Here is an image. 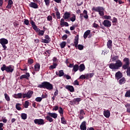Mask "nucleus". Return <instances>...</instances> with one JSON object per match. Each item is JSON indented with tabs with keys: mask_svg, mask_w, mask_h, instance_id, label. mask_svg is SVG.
I'll use <instances>...</instances> for the list:
<instances>
[{
	"mask_svg": "<svg viewBox=\"0 0 130 130\" xmlns=\"http://www.w3.org/2000/svg\"><path fill=\"white\" fill-rule=\"evenodd\" d=\"M121 67H122V62L119 59L117 60L116 63H111L109 66L111 70H119Z\"/></svg>",
	"mask_w": 130,
	"mask_h": 130,
	"instance_id": "f257e3e1",
	"label": "nucleus"
},
{
	"mask_svg": "<svg viewBox=\"0 0 130 130\" xmlns=\"http://www.w3.org/2000/svg\"><path fill=\"white\" fill-rule=\"evenodd\" d=\"M38 87L47 89V90H52L53 89V85L48 82L44 81L41 84H39Z\"/></svg>",
	"mask_w": 130,
	"mask_h": 130,
	"instance_id": "f03ea898",
	"label": "nucleus"
},
{
	"mask_svg": "<svg viewBox=\"0 0 130 130\" xmlns=\"http://www.w3.org/2000/svg\"><path fill=\"white\" fill-rule=\"evenodd\" d=\"M91 10L92 11H94L95 12L99 13V14L100 16H101V17H103V16H104V11H105V9H104V7H93Z\"/></svg>",
	"mask_w": 130,
	"mask_h": 130,
	"instance_id": "7ed1b4c3",
	"label": "nucleus"
},
{
	"mask_svg": "<svg viewBox=\"0 0 130 130\" xmlns=\"http://www.w3.org/2000/svg\"><path fill=\"white\" fill-rule=\"evenodd\" d=\"M1 71H2V72L6 71L7 73H13V72H14V66L12 65L6 66V64H4L1 67Z\"/></svg>",
	"mask_w": 130,
	"mask_h": 130,
	"instance_id": "20e7f679",
	"label": "nucleus"
},
{
	"mask_svg": "<svg viewBox=\"0 0 130 130\" xmlns=\"http://www.w3.org/2000/svg\"><path fill=\"white\" fill-rule=\"evenodd\" d=\"M78 44H79V35H77L74 39V44H73V46H75L76 48L78 47V49H79V50H83V49H84V46L81 44H79L78 45Z\"/></svg>",
	"mask_w": 130,
	"mask_h": 130,
	"instance_id": "39448f33",
	"label": "nucleus"
},
{
	"mask_svg": "<svg viewBox=\"0 0 130 130\" xmlns=\"http://www.w3.org/2000/svg\"><path fill=\"white\" fill-rule=\"evenodd\" d=\"M123 61L124 64L122 66V69H123V70H126L127 68L129 67V59L125 57L123 59Z\"/></svg>",
	"mask_w": 130,
	"mask_h": 130,
	"instance_id": "423d86ee",
	"label": "nucleus"
},
{
	"mask_svg": "<svg viewBox=\"0 0 130 130\" xmlns=\"http://www.w3.org/2000/svg\"><path fill=\"white\" fill-rule=\"evenodd\" d=\"M34 92L32 90H28L26 93H23L22 95V97L23 99L28 98V99H30L31 97H32Z\"/></svg>",
	"mask_w": 130,
	"mask_h": 130,
	"instance_id": "0eeeda50",
	"label": "nucleus"
},
{
	"mask_svg": "<svg viewBox=\"0 0 130 130\" xmlns=\"http://www.w3.org/2000/svg\"><path fill=\"white\" fill-rule=\"evenodd\" d=\"M34 121L35 124H38V125H43L45 124L43 119H35Z\"/></svg>",
	"mask_w": 130,
	"mask_h": 130,
	"instance_id": "6e6552de",
	"label": "nucleus"
},
{
	"mask_svg": "<svg viewBox=\"0 0 130 130\" xmlns=\"http://www.w3.org/2000/svg\"><path fill=\"white\" fill-rule=\"evenodd\" d=\"M83 14L85 15L84 16V14L83 13H81L80 15V18L81 20H83V19H84L83 18H84V19H88L89 18V16H88V12L85 10L83 11Z\"/></svg>",
	"mask_w": 130,
	"mask_h": 130,
	"instance_id": "1a4fd4ad",
	"label": "nucleus"
},
{
	"mask_svg": "<svg viewBox=\"0 0 130 130\" xmlns=\"http://www.w3.org/2000/svg\"><path fill=\"white\" fill-rule=\"evenodd\" d=\"M102 24L104 27H106L107 28H109V27L111 26V21L108 20H104Z\"/></svg>",
	"mask_w": 130,
	"mask_h": 130,
	"instance_id": "9d476101",
	"label": "nucleus"
},
{
	"mask_svg": "<svg viewBox=\"0 0 130 130\" xmlns=\"http://www.w3.org/2000/svg\"><path fill=\"white\" fill-rule=\"evenodd\" d=\"M30 78V74L29 73H26L25 74L21 75L19 79L20 80H23V79H26V80H29Z\"/></svg>",
	"mask_w": 130,
	"mask_h": 130,
	"instance_id": "9b49d317",
	"label": "nucleus"
},
{
	"mask_svg": "<svg viewBox=\"0 0 130 130\" xmlns=\"http://www.w3.org/2000/svg\"><path fill=\"white\" fill-rule=\"evenodd\" d=\"M45 39H42V41L44 43H46L47 44L50 43L51 39L49 36L46 35L45 36Z\"/></svg>",
	"mask_w": 130,
	"mask_h": 130,
	"instance_id": "f8f14e48",
	"label": "nucleus"
},
{
	"mask_svg": "<svg viewBox=\"0 0 130 130\" xmlns=\"http://www.w3.org/2000/svg\"><path fill=\"white\" fill-rule=\"evenodd\" d=\"M115 77V79L118 81V80L122 78V74L121 73V72H120V71H118L117 73H116Z\"/></svg>",
	"mask_w": 130,
	"mask_h": 130,
	"instance_id": "ddd939ff",
	"label": "nucleus"
},
{
	"mask_svg": "<svg viewBox=\"0 0 130 130\" xmlns=\"http://www.w3.org/2000/svg\"><path fill=\"white\" fill-rule=\"evenodd\" d=\"M60 25L61 26V27H63V26H65L66 27H69V23L64 21V19L63 18L61 19Z\"/></svg>",
	"mask_w": 130,
	"mask_h": 130,
	"instance_id": "4468645a",
	"label": "nucleus"
},
{
	"mask_svg": "<svg viewBox=\"0 0 130 130\" xmlns=\"http://www.w3.org/2000/svg\"><path fill=\"white\" fill-rule=\"evenodd\" d=\"M65 88L68 90V91H70V92H75V88L74 86L72 85H66Z\"/></svg>",
	"mask_w": 130,
	"mask_h": 130,
	"instance_id": "2eb2a0df",
	"label": "nucleus"
},
{
	"mask_svg": "<svg viewBox=\"0 0 130 130\" xmlns=\"http://www.w3.org/2000/svg\"><path fill=\"white\" fill-rule=\"evenodd\" d=\"M22 96H23V94L22 93H18L17 94H14L12 96L16 99H21L22 98Z\"/></svg>",
	"mask_w": 130,
	"mask_h": 130,
	"instance_id": "dca6fc26",
	"label": "nucleus"
},
{
	"mask_svg": "<svg viewBox=\"0 0 130 130\" xmlns=\"http://www.w3.org/2000/svg\"><path fill=\"white\" fill-rule=\"evenodd\" d=\"M29 7H30V8H32V9H38V4L34 2H31L29 4Z\"/></svg>",
	"mask_w": 130,
	"mask_h": 130,
	"instance_id": "f3484780",
	"label": "nucleus"
},
{
	"mask_svg": "<svg viewBox=\"0 0 130 130\" xmlns=\"http://www.w3.org/2000/svg\"><path fill=\"white\" fill-rule=\"evenodd\" d=\"M80 129L86 130L87 129V127L86 126V121H83L80 125Z\"/></svg>",
	"mask_w": 130,
	"mask_h": 130,
	"instance_id": "a211bd4d",
	"label": "nucleus"
},
{
	"mask_svg": "<svg viewBox=\"0 0 130 130\" xmlns=\"http://www.w3.org/2000/svg\"><path fill=\"white\" fill-rule=\"evenodd\" d=\"M47 114L48 115H49L51 117H52L53 118H54L55 119H56V118H57V114L55 113L48 112L47 113Z\"/></svg>",
	"mask_w": 130,
	"mask_h": 130,
	"instance_id": "6ab92c4d",
	"label": "nucleus"
},
{
	"mask_svg": "<svg viewBox=\"0 0 130 130\" xmlns=\"http://www.w3.org/2000/svg\"><path fill=\"white\" fill-rule=\"evenodd\" d=\"M0 43L2 45L4 44H8V43H9V41L6 39L2 38L0 39Z\"/></svg>",
	"mask_w": 130,
	"mask_h": 130,
	"instance_id": "aec40b11",
	"label": "nucleus"
},
{
	"mask_svg": "<svg viewBox=\"0 0 130 130\" xmlns=\"http://www.w3.org/2000/svg\"><path fill=\"white\" fill-rule=\"evenodd\" d=\"M35 72H39L40 71V64L37 63L34 66Z\"/></svg>",
	"mask_w": 130,
	"mask_h": 130,
	"instance_id": "412c9836",
	"label": "nucleus"
},
{
	"mask_svg": "<svg viewBox=\"0 0 130 130\" xmlns=\"http://www.w3.org/2000/svg\"><path fill=\"white\" fill-rule=\"evenodd\" d=\"M85 69H86V68L85 67V64L83 63L81 64L79 66V71L80 72H84V71H85Z\"/></svg>",
	"mask_w": 130,
	"mask_h": 130,
	"instance_id": "4be33fe9",
	"label": "nucleus"
},
{
	"mask_svg": "<svg viewBox=\"0 0 130 130\" xmlns=\"http://www.w3.org/2000/svg\"><path fill=\"white\" fill-rule=\"evenodd\" d=\"M90 32H91L90 30H87L84 32L83 35V38H84V39H87V37H88V36L90 35Z\"/></svg>",
	"mask_w": 130,
	"mask_h": 130,
	"instance_id": "5701e85b",
	"label": "nucleus"
},
{
	"mask_svg": "<svg viewBox=\"0 0 130 130\" xmlns=\"http://www.w3.org/2000/svg\"><path fill=\"white\" fill-rule=\"evenodd\" d=\"M108 48L109 49H112V41L109 40L107 44Z\"/></svg>",
	"mask_w": 130,
	"mask_h": 130,
	"instance_id": "b1692460",
	"label": "nucleus"
},
{
	"mask_svg": "<svg viewBox=\"0 0 130 130\" xmlns=\"http://www.w3.org/2000/svg\"><path fill=\"white\" fill-rule=\"evenodd\" d=\"M70 16H71V14L69 12H66L64 14V16H63V18L64 20H68L69 18L70 17Z\"/></svg>",
	"mask_w": 130,
	"mask_h": 130,
	"instance_id": "393cba45",
	"label": "nucleus"
},
{
	"mask_svg": "<svg viewBox=\"0 0 130 130\" xmlns=\"http://www.w3.org/2000/svg\"><path fill=\"white\" fill-rule=\"evenodd\" d=\"M104 116H105V117H107V118H108V117L110 116V112H109V110L104 111Z\"/></svg>",
	"mask_w": 130,
	"mask_h": 130,
	"instance_id": "a878e982",
	"label": "nucleus"
},
{
	"mask_svg": "<svg viewBox=\"0 0 130 130\" xmlns=\"http://www.w3.org/2000/svg\"><path fill=\"white\" fill-rule=\"evenodd\" d=\"M126 80H125V78L124 77H122L119 80V85H122L125 84Z\"/></svg>",
	"mask_w": 130,
	"mask_h": 130,
	"instance_id": "bb28decb",
	"label": "nucleus"
},
{
	"mask_svg": "<svg viewBox=\"0 0 130 130\" xmlns=\"http://www.w3.org/2000/svg\"><path fill=\"white\" fill-rule=\"evenodd\" d=\"M78 71H79V65L76 64L73 66L72 71L75 72V73H76V72H78Z\"/></svg>",
	"mask_w": 130,
	"mask_h": 130,
	"instance_id": "cd10ccee",
	"label": "nucleus"
},
{
	"mask_svg": "<svg viewBox=\"0 0 130 130\" xmlns=\"http://www.w3.org/2000/svg\"><path fill=\"white\" fill-rule=\"evenodd\" d=\"M81 100L82 99H81V98H77L73 99V102L75 104L76 103H78L79 104V103H80V102L81 101Z\"/></svg>",
	"mask_w": 130,
	"mask_h": 130,
	"instance_id": "c85d7f7f",
	"label": "nucleus"
},
{
	"mask_svg": "<svg viewBox=\"0 0 130 130\" xmlns=\"http://www.w3.org/2000/svg\"><path fill=\"white\" fill-rule=\"evenodd\" d=\"M57 66V63L53 62V64L52 66H51L50 67H49V69L53 70V69H55Z\"/></svg>",
	"mask_w": 130,
	"mask_h": 130,
	"instance_id": "c756f323",
	"label": "nucleus"
},
{
	"mask_svg": "<svg viewBox=\"0 0 130 130\" xmlns=\"http://www.w3.org/2000/svg\"><path fill=\"white\" fill-rule=\"evenodd\" d=\"M45 32V30H40V31L38 33V35H39V36H43L44 35Z\"/></svg>",
	"mask_w": 130,
	"mask_h": 130,
	"instance_id": "7c9ffc66",
	"label": "nucleus"
},
{
	"mask_svg": "<svg viewBox=\"0 0 130 130\" xmlns=\"http://www.w3.org/2000/svg\"><path fill=\"white\" fill-rule=\"evenodd\" d=\"M45 119L48 120V121H49V122H52V121H53V119H52L49 115L45 117Z\"/></svg>",
	"mask_w": 130,
	"mask_h": 130,
	"instance_id": "2f4dec72",
	"label": "nucleus"
},
{
	"mask_svg": "<svg viewBox=\"0 0 130 130\" xmlns=\"http://www.w3.org/2000/svg\"><path fill=\"white\" fill-rule=\"evenodd\" d=\"M125 106L126 108L127 112H128V113H130V104H126Z\"/></svg>",
	"mask_w": 130,
	"mask_h": 130,
	"instance_id": "473e14b6",
	"label": "nucleus"
},
{
	"mask_svg": "<svg viewBox=\"0 0 130 130\" xmlns=\"http://www.w3.org/2000/svg\"><path fill=\"white\" fill-rule=\"evenodd\" d=\"M66 45H67V43L66 42H62L60 44V46L61 48H64V47H66Z\"/></svg>",
	"mask_w": 130,
	"mask_h": 130,
	"instance_id": "72a5a7b5",
	"label": "nucleus"
},
{
	"mask_svg": "<svg viewBox=\"0 0 130 130\" xmlns=\"http://www.w3.org/2000/svg\"><path fill=\"white\" fill-rule=\"evenodd\" d=\"M59 109L60 110H58L59 113H60L61 116H63V109L60 107H59Z\"/></svg>",
	"mask_w": 130,
	"mask_h": 130,
	"instance_id": "f704fd0d",
	"label": "nucleus"
},
{
	"mask_svg": "<svg viewBox=\"0 0 130 130\" xmlns=\"http://www.w3.org/2000/svg\"><path fill=\"white\" fill-rule=\"evenodd\" d=\"M61 123H62L63 124H67V121L66 120V119L64 118V117H63V116H62V117L61 118Z\"/></svg>",
	"mask_w": 130,
	"mask_h": 130,
	"instance_id": "c9c22d12",
	"label": "nucleus"
},
{
	"mask_svg": "<svg viewBox=\"0 0 130 130\" xmlns=\"http://www.w3.org/2000/svg\"><path fill=\"white\" fill-rule=\"evenodd\" d=\"M32 28L34 29V30H35V31H36V33L37 34L39 32V31H40V29H39V28H38V27H37V25H36L35 26L32 27Z\"/></svg>",
	"mask_w": 130,
	"mask_h": 130,
	"instance_id": "e433bc0d",
	"label": "nucleus"
},
{
	"mask_svg": "<svg viewBox=\"0 0 130 130\" xmlns=\"http://www.w3.org/2000/svg\"><path fill=\"white\" fill-rule=\"evenodd\" d=\"M71 22H75L76 21V15L72 14V17L70 18Z\"/></svg>",
	"mask_w": 130,
	"mask_h": 130,
	"instance_id": "4c0bfd02",
	"label": "nucleus"
},
{
	"mask_svg": "<svg viewBox=\"0 0 130 130\" xmlns=\"http://www.w3.org/2000/svg\"><path fill=\"white\" fill-rule=\"evenodd\" d=\"M21 118L22 119H27V114L22 113L21 114Z\"/></svg>",
	"mask_w": 130,
	"mask_h": 130,
	"instance_id": "58836bf2",
	"label": "nucleus"
},
{
	"mask_svg": "<svg viewBox=\"0 0 130 130\" xmlns=\"http://www.w3.org/2000/svg\"><path fill=\"white\" fill-rule=\"evenodd\" d=\"M4 96H5V99L7 101H11V99H10V96H9L8 94L5 93Z\"/></svg>",
	"mask_w": 130,
	"mask_h": 130,
	"instance_id": "ea45409f",
	"label": "nucleus"
},
{
	"mask_svg": "<svg viewBox=\"0 0 130 130\" xmlns=\"http://www.w3.org/2000/svg\"><path fill=\"white\" fill-rule=\"evenodd\" d=\"M64 76V72H63V70L59 71V77H62Z\"/></svg>",
	"mask_w": 130,
	"mask_h": 130,
	"instance_id": "a19ab883",
	"label": "nucleus"
},
{
	"mask_svg": "<svg viewBox=\"0 0 130 130\" xmlns=\"http://www.w3.org/2000/svg\"><path fill=\"white\" fill-rule=\"evenodd\" d=\"M76 27H78V25H76L75 24H73L72 26L70 27L71 31H74V30H75V29H76Z\"/></svg>",
	"mask_w": 130,
	"mask_h": 130,
	"instance_id": "79ce46f5",
	"label": "nucleus"
},
{
	"mask_svg": "<svg viewBox=\"0 0 130 130\" xmlns=\"http://www.w3.org/2000/svg\"><path fill=\"white\" fill-rule=\"evenodd\" d=\"M126 74H127V76L128 77H130V67H128L127 69H126Z\"/></svg>",
	"mask_w": 130,
	"mask_h": 130,
	"instance_id": "37998d69",
	"label": "nucleus"
},
{
	"mask_svg": "<svg viewBox=\"0 0 130 130\" xmlns=\"http://www.w3.org/2000/svg\"><path fill=\"white\" fill-rule=\"evenodd\" d=\"M29 106V101H26L24 103V107L25 108H28Z\"/></svg>",
	"mask_w": 130,
	"mask_h": 130,
	"instance_id": "c03bdc74",
	"label": "nucleus"
},
{
	"mask_svg": "<svg viewBox=\"0 0 130 130\" xmlns=\"http://www.w3.org/2000/svg\"><path fill=\"white\" fill-rule=\"evenodd\" d=\"M20 104H16V108L17 110H21L22 109V108L20 107Z\"/></svg>",
	"mask_w": 130,
	"mask_h": 130,
	"instance_id": "a18cd8bd",
	"label": "nucleus"
},
{
	"mask_svg": "<svg viewBox=\"0 0 130 130\" xmlns=\"http://www.w3.org/2000/svg\"><path fill=\"white\" fill-rule=\"evenodd\" d=\"M35 100L37 101V102H41V101H42V98L37 97L36 98Z\"/></svg>",
	"mask_w": 130,
	"mask_h": 130,
	"instance_id": "49530a36",
	"label": "nucleus"
},
{
	"mask_svg": "<svg viewBox=\"0 0 130 130\" xmlns=\"http://www.w3.org/2000/svg\"><path fill=\"white\" fill-rule=\"evenodd\" d=\"M44 2L45 3L46 6H47V7H48V6H49L50 4V0H44Z\"/></svg>",
	"mask_w": 130,
	"mask_h": 130,
	"instance_id": "de8ad7c7",
	"label": "nucleus"
},
{
	"mask_svg": "<svg viewBox=\"0 0 130 130\" xmlns=\"http://www.w3.org/2000/svg\"><path fill=\"white\" fill-rule=\"evenodd\" d=\"M28 63L29 64H32L34 62V60L33 59H29L27 61Z\"/></svg>",
	"mask_w": 130,
	"mask_h": 130,
	"instance_id": "09e8293b",
	"label": "nucleus"
},
{
	"mask_svg": "<svg viewBox=\"0 0 130 130\" xmlns=\"http://www.w3.org/2000/svg\"><path fill=\"white\" fill-rule=\"evenodd\" d=\"M125 97H130V90H128L126 92Z\"/></svg>",
	"mask_w": 130,
	"mask_h": 130,
	"instance_id": "8fccbe9b",
	"label": "nucleus"
},
{
	"mask_svg": "<svg viewBox=\"0 0 130 130\" xmlns=\"http://www.w3.org/2000/svg\"><path fill=\"white\" fill-rule=\"evenodd\" d=\"M56 16L57 19H60V13H59V12H56Z\"/></svg>",
	"mask_w": 130,
	"mask_h": 130,
	"instance_id": "3c124183",
	"label": "nucleus"
},
{
	"mask_svg": "<svg viewBox=\"0 0 130 130\" xmlns=\"http://www.w3.org/2000/svg\"><path fill=\"white\" fill-rule=\"evenodd\" d=\"M104 18L106 19V20H111V16H110L109 15V16L105 15Z\"/></svg>",
	"mask_w": 130,
	"mask_h": 130,
	"instance_id": "603ef678",
	"label": "nucleus"
},
{
	"mask_svg": "<svg viewBox=\"0 0 130 130\" xmlns=\"http://www.w3.org/2000/svg\"><path fill=\"white\" fill-rule=\"evenodd\" d=\"M79 79L80 80H85L86 79V76L85 75H82L80 76Z\"/></svg>",
	"mask_w": 130,
	"mask_h": 130,
	"instance_id": "864d4df0",
	"label": "nucleus"
},
{
	"mask_svg": "<svg viewBox=\"0 0 130 130\" xmlns=\"http://www.w3.org/2000/svg\"><path fill=\"white\" fill-rule=\"evenodd\" d=\"M30 24L32 26V28H34L36 26V24H35V22L33 20L30 21Z\"/></svg>",
	"mask_w": 130,
	"mask_h": 130,
	"instance_id": "5fc2aeb1",
	"label": "nucleus"
},
{
	"mask_svg": "<svg viewBox=\"0 0 130 130\" xmlns=\"http://www.w3.org/2000/svg\"><path fill=\"white\" fill-rule=\"evenodd\" d=\"M112 22L113 23V24L117 23V18H116V17H113Z\"/></svg>",
	"mask_w": 130,
	"mask_h": 130,
	"instance_id": "6e6d98bb",
	"label": "nucleus"
},
{
	"mask_svg": "<svg viewBox=\"0 0 130 130\" xmlns=\"http://www.w3.org/2000/svg\"><path fill=\"white\" fill-rule=\"evenodd\" d=\"M113 61H115L117 59H118V56H114L112 58Z\"/></svg>",
	"mask_w": 130,
	"mask_h": 130,
	"instance_id": "4d7b16f0",
	"label": "nucleus"
},
{
	"mask_svg": "<svg viewBox=\"0 0 130 130\" xmlns=\"http://www.w3.org/2000/svg\"><path fill=\"white\" fill-rule=\"evenodd\" d=\"M24 25H29V20L24 19Z\"/></svg>",
	"mask_w": 130,
	"mask_h": 130,
	"instance_id": "13d9d810",
	"label": "nucleus"
},
{
	"mask_svg": "<svg viewBox=\"0 0 130 130\" xmlns=\"http://www.w3.org/2000/svg\"><path fill=\"white\" fill-rule=\"evenodd\" d=\"M64 77H66L67 80H71V79H72V77H71V76L69 75L65 74Z\"/></svg>",
	"mask_w": 130,
	"mask_h": 130,
	"instance_id": "bf43d9fd",
	"label": "nucleus"
},
{
	"mask_svg": "<svg viewBox=\"0 0 130 130\" xmlns=\"http://www.w3.org/2000/svg\"><path fill=\"white\" fill-rule=\"evenodd\" d=\"M80 115L83 116V115L86 114V113H85V112L84 111V110L81 109V110H80Z\"/></svg>",
	"mask_w": 130,
	"mask_h": 130,
	"instance_id": "052dcab7",
	"label": "nucleus"
},
{
	"mask_svg": "<svg viewBox=\"0 0 130 130\" xmlns=\"http://www.w3.org/2000/svg\"><path fill=\"white\" fill-rule=\"evenodd\" d=\"M92 26H93V28H98V27H99V25H98V24H97L96 23H93L92 24Z\"/></svg>",
	"mask_w": 130,
	"mask_h": 130,
	"instance_id": "680f3d73",
	"label": "nucleus"
},
{
	"mask_svg": "<svg viewBox=\"0 0 130 130\" xmlns=\"http://www.w3.org/2000/svg\"><path fill=\"white\" fill-rule=\"evenodd\" d=\"M47 19L48 21H52V16L49 15L47 16Z\"/></svg>",
	"mask_w": 130,
	"mask_h": 130,
	"instance_id": "e2e57ef3",
	"label": "nucleus"
},
{
	"mask_svg": "<svg viewBox=\"0 0 130 130\" xmlns=\"http://www.w3.org/2000/svg\"><path fill=\"white\" fill-rule=\"evenodd\" d=\"M53 111H56L57 110H58V106H55L54 107V108L52 109Z\"/></svg>",
	"mask_w": 130,
	"mask_h": 130,
	"instance_id": "0e129e2a",
	"label": "nucleus"
},
{
	"mask_svg": "<svg viewBox=\"0 0 130 130\" xmlns=\"http://www.w3.org/2000/svg\"><path fill=\"white\" fill-rule=\"evenodd\" d=\"M67 38H68V35H64L62 37V40H66Z\"/></svg>",
	"mask_w": 130,
	"mask_h": 130,
	"instance_id": "69168bd1",
	"label": "nucleus"
},
{
	"mask_svg": "<svg viewBox=\"0 0 130 130\" xmlns=\"http://www.w3.org/2000/svg\"><path fill=\"white\" fill-rule=\"evenodd\" d=\"M58 95V90L57 89H56L54 93V96H57Z\"/></svg>",
	"mask_w": 130,
	"mask_h": 130,
	"instance_id": "338daca9",
	"label": "nucleus"
},
{
	"mask_svg": "<svg viewBox=\"0 0 130 130\" xmlns=\"http://www.w3.org/2000/svg\"><path fill=\"white\" fill-rule=\"evenodd\" d=\"M85 76V79H86V80H89V79H90L89 73L86 74Z\"/></svg>",
	"mask_w": 130,
	"mask_h": 130,
	"instance_id": "774afa93",
	"label": "nucleus"
}]
</instances>
